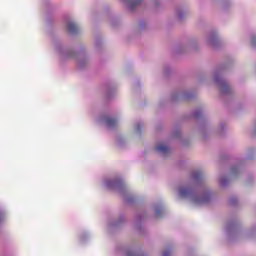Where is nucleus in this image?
<instances>
[{
  "instance_id": "f257e3e1",
  "label": "nucleus",
  "mask_w": 256,
  "mask_h": 256,
  "mask_svg": "<svg viewBox=\"0 0 256 256\" xmlns=\"http://www.w3.org/2000/svg\"><path fill=\"white\" fill-rule=\"evenodd\" d=\"M67 30L69 31V33L75 34L79 32V26H77V24L73 22H68Z\"/></svg>"
},
{
  "instance_id": "f03ea898",
  "label": "nucleus",
  "mask_w": 256,
  "mask_h": 256,
  "mask_svg": "<svg viewBox=\"0 0 256 256\" xmlns=\"http://www.w3.org/2000/svg\"><path fill=\"white\" fill-rule=\"evenodd\" d=\"M193 195V190L191 188H180L181 197H191Z\"/></svg>"
},
{
  "instance_id": "7ed1b4c3",
  "label": "nucleus",
  "mask_w": 256,
  "mask_h": 256,
  "mask_svg": "<svg viewBox=\"0 0 256 256\" xmlns=\"http://www.w3.org/2000/svg\"><path fill=\"white\" fill-rule=\"evenodd\" d=\"M156 151H158L159 153H163V155H167V153H169V147L163 144H159L158 146H156Z\"/></svg>"
},
{
  "instance_id": "20e7f679",
  "label": "nucleus",
  "mask_w": 256,
  "mask_h": 256,
  "mask_svg": "<svg viewBox=\"0 0 256 256\" xmlns=\"http://www.w3.org/2000/svg\"><path fill=\"white\" fill-rule=\"evenodd\" d=\"M106 125L107 127H109L110 129L113 127H117V121L111 117H107L106 118Z\"/></svg>"
},
{
  "instance_id": "39448f33",
  "label": "nucleus",
  "mask_w": 256,
  "mask_h": 256,
  "mask_svg": "<svg viewBox=\"0 0 256 256\" xmlns=\"http://www.w3.org/2000/svg\"><path fill=\"white\" fill-rule=\"evenodd\" d=\"M220 89H221L222 93H229V84H227V82H225V81H221Z\"/></svg>"
},
{
  "instance_id": "423d86ee",
  "label": "nucleus",
  "mask_w": 256,
  "mask_h": 256,
  "mask_svg": "<svg viewBox=\"0 0 256 256\" xmlns=\"http://www.w3.org/2000/svg\"><path fill=\"white\" fill-rule=\"evenodd\" d=\"M142 2H143V0H132L130 2V9L133 11V9H135V7H137V5H141Z\"/></svg>"
},
{
  "instance_id": "0eeeda50",
  "label": "nucleus",
  "mask_w": 256,
  "mask_h": 256,
  "mask_svg": "<svg viewBox=\"0 0 256 256\" xmlns=\"http://www.w3.org/2000/svg\"><path fill=\"white\" fill-rule=\"evenodd\" d=\"M201 177H203V173H201L199 171L193 172V174H192V179L194 181H199V179H201Z\"/></svg>"
},
{
  "instance_id": "6e6552de",
  "label": "nucleus",
  "mask_w": 256,
  "mask_h": 256,
  "mask_svg": "<svg viewBox=\"0 0 256 256\" xmlns=\"http://www.w3.org/2000/svg\"><path fill=\"white\" fill-rule=\"evenodd\" d=\"M111 185H114V187H117L118 185H121V182L120 181H114V182H112V184H110V186Z\"/></svg>"
},
{
  "instance_id": "1a4fd4ad",
  "label": "nucleus",
  "mask_w": 256,
  "mask_h": 256,
  "mask_svg": "<svg viewBox=\"0 0 256 256\" xmlns=\"http://www.w3.org/2000/svg\"><path fill=\"white\" fill-rule=\"evenodd\" d=\"M195 201H196V203H205L206 198L196 199Z\"/></svg>"
},
{
  "instance_id": "9d476101",
  "label": "nucleus",
  "mask_w": 256,
  "mask_h": 256,
  "mask_svg": "<svg viewBox=\"0 0 256 256\" xmlns=\"http://www.w3.org/2000/svg\"><path fill=\"white\" fill-rule=\"evenodd\" d=\"M220 184H221V185H227V180H226L225 178H222V179L220 180Z\"/></svg>"
},
{
  "instance_id": "9b49d317",
  "label": "nucleus",
  "mask_w": 256,
  "mask_h": 256,
  "mask_svg": "<svg viewBox=\"0 0 256 256\" xmlns=\"http://www.w3.org/2000/svg\"><path fill=\"white\" fill-rule=\"evenodd\" d=\"M171 255V252H169V251H165L164 253H163V256H170Z\"/></svg>"
},
{
  "instance_id": "f8f14e48",
  "label": "nucleus",
  "mask_w": 256,
  "mask_h": 256,
  "mask_svg": "<svg viewBox=\"0 0 256 256\" xmlns=\"http://www.w3.org/2000/svg\"><path fill=\"white\" fill-rule=\"evenodd\" d=\"M157 217H161V210H156Z\"/></svg>"
},
{
  "instance_id": "ddd939ff",
  "label": "nucleus",
  "mask_w": 256,
  "mask_h": 256,
  "mask_svg": "<svg viewBox=\"0 0 256 256\" xmlns=\"http://www.w3.org/2000/svg\"><path fill=\"white\" fill-rule=\"evenodd\" d=\"M252 44L256 45V37L252 38Z\"/></svg>"
}]
</instances>
